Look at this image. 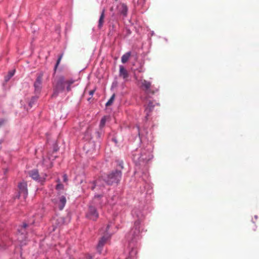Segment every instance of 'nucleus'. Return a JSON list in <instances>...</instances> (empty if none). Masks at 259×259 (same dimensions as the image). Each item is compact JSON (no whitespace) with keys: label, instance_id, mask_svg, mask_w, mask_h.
I'll use <instances>...</instances> for the list:
<instances>
[{"label":"nucleus","instance_id":"nucleus-1","mask_svg":"<svg viewBox=\"0 0 259 259\" xmlns=\"http://www.w3.org/2000/svg\"><path fill=\"white\" fill-rule=\"evenodd\" d=\"M132 215L134 218H137V220L126 234V237L129 241L137 242L141 238V234L144 231V227L141 223L143 213L138 209H134L132 211Z\"/></svg>","mask_w":259,"mask_h":259},{"label":"nucleus","instance_id":"nucleus-2","mask_svg":"<svg viewBox=\"0 0 259 259\" xmlns=\"http://www.w3.org/2000/svg\"><path fill=\"white\" fill-rule=\"evenodd\" d=\"M121 178V172L120 170H116L109 174L104 179H99L95 182L91 183L89 186L92 190L101 189L103 182L104 181L106 184L109 185L118 183Z\"/></svg>","mask_w":259,"mask_h":259},{"label":"nucleus","instance_id":"nucleus-3","mask_svg":"<svg viewBox=\"0 0 259 259\" xmlns=\"http://www.w3.org/2000/svg\"><path fill=\"white\" fill-rule=\"evenodd\" d=\"M75 80L72 78L66 79L63 76H59L54 84V92L52 97H56L60 92L66 90L69 92L71 90V85L74 83Z\"/></svg>","mask_w":259,"mask_h":259},{"label":"nucleus","instance_id":"nucleus-4","mask_svg":"<svg viewBox=\"0 0 259 259\" xmlns=\"http://www.w3.org/2000/svg\"><path fill=\"white\" fill-rule=\"evenodd\" d=\"M153 157L151 151L149 149H137L133 153V159L136 164L145 165Z\"/></svg>","mask_w":259,"mask_h":259},{"label":"nucleus","instance_id":"nucleus-5","mask_svg":"<svg viewBox=\"0 0 259 259\" xmlns=\"http://www.w3.org/2000/svg\"><path fill=\"white\" fill-rule=\"evenodd\" d=\"M29 228V226H28L26 224L24 223L23 225L19 226L17 229L18 232V238L20 239L19 241L22 242L25 239L28 238L26 236V232L27 231Z\"/></svg>","mask_w":259,"mask_h":259},{"label":"nucleus","instance_id":"nucleus-6","mask_svg":"<svg viewBox=\"0 0 259 259\" xmlns=\"http://www.w3.org/2000/svg\"><path fill=\"white\" fill-rule=\"evenodd\" d=\"M29 175L32 179L41 184H42L45 182L47 176L46 175H44L43 176H40L37 169H33L30 171L29 172Z\"/></svg>","mask_w":259,"mask_h":259},{"label":"nucleus","instance_id":"nucleus-7","mask_svg":"<svg viewBox=\"0 0 259 259\" xmlns=\"http://www.w3.org/2000/svg\"><path fill=\"white\" fill-rule=\"evenodd\" d=\"M111 226V224H108L105 230H104V233L102 236L100 237V239L98 243H106L107 241H110V238L111 236V233L110 231V228Z\"/></svg>","mask_w":259,"mask_h":259},{"label":"nucleus","instance_id":"nucleus-8","mask_svg":"<svg viewBox=\"0 0 259 259\" xmlns=\"http://www.w3.org/2000/svg\"><path fill=\"white\" fill-rule=\"evenodd\" d=\"M42 74H39L35 81L34 83V92L35 94H39L40 93L42 88Z\"/></svg>","mask_w":259,"mask_h":259},{"label":"nucleus","instance_id":"nucleus-9","mask_svg":"<svg viewBox=\"0 0 259 259\" xmlns=\"http://www.w3.org/2000/svg\"><path fill=\"white\" fill-rule=\"evenodd\" d=\"M86 215L87 217L89 219L95 221L98 218L99 214L95 207L93 206H90Z\"/></svg>","mask_w":259,"mask_h":259},{"label":"nucleus","instance_id":"nucleus-10","mask_svg":"<svg viewBox=\"0 0 259 259\" xmlns=\"http://www.w3.org/2000/svg\"><path fill=\"white\" fill-rule=\"evenodd\" d=\"M18 188L19 195L25 199L28 194L27 184L24 182H21L19 184Z\"/></svg>","mask_w":259,"mask_h":259},{"label":"nucleus","instance_id":"nucleus-11","mask_svg":"<svg viewBox=\"0 0 259 259\" xmlns=\"http://www.w3.org/2000/svg\"><path fill=\"white\" fill-rule=\"evenodd\" d=\"M128 249L129 257L126 259H136L134 257L136 255L138 250L137 248L134 246V244H128Z\"/></svg>","mask_w":259,"mask_h":259},{"label":"nucleus","instance_id":"nucleus-12","mask_svg":"<svg viewBox=\"0 0 259 259\" xmlns=\"http://www.w3.org/2000/svg\"><path fill=\"white\" fill-rule=\"evenodd\" d=\"M119 76L122 77L126 81L129 77V74L127 70L122 65L119 66Z\"/></svg>","mask_w":259,"mask_h":259},{"label":"nucleus","instance_id":"nucleus-13","mask_svg":"<svg viewBox=\"0 0 259 259\" xmlns=\"http://www.w3.org/2000/svg\"><path fill=\"white\" fill-rule=\"evenodd\" d=\"M66 198L64 196H61L58 198V200L55 202L56 206L59 208L60 210H62L66 204Z\"/></svg>","mask_w":259,"mask_h":259},{"label":"nucleus","instance_id":"nucleus-14","mask_svg":"<svg viewBox=\"0 0 259 259\" xmlns=\"http://www.w3.org/2000/svg\"><path fill=\"white\" fill-rule=\"evenodd\" d=\"M118 11L120 14L123 16H126L127 15V8L126 6L123 4H120L117 7Z\"/></svg>","mask_w":259,"mask_h":259},{"label":"nucleus","instance_id":"nucleus-15","mask_svg":"<svg viewBox=\"0 0 259 259\" xmlns=\"http://www.w3.org/2000/svg\"><path fill=\"white\" fill-rule=\"evenodd\" d=\"M105 9H103L102 11V13L100 15V18L99 20V22H98L99 28H101L103 26V22H104V19L105 17Z\"/></svg>","mask_w":259,"mask_h":259},{"label":"nucleus","instance_id":"nucleus-16","mask_svg":"<svg viewBox=\"0 0 259 259\" xmlns=\"http://www.w3.org/2000/svg\"><path fill=\"white\" fill-rule=\"evenodd\" d=\"M154 106V105L153 104V102L149 101L148 102L147 106L146 107V109H145V112L146 113V117H147V116H148L149 115V113L152 110Z\"/></svg>","mask_w":259,"mask_h":259},{"label":"nucleus","instance_id":"nucleus-17","mask_svg":"<svg viewBox=\"0 0 259 259\" xmlns=\"http://www.w3.org/2000/svg\"><path fill=\"white\" fill-rule=\"evenodd\" d=\"M141 84L142 85V87L143 88H144L145 90L147 91H148L149 90L151 87V83L149 81H148L146 80H141Z\"/></svg>","mask_w":259,"mask_h":259},{"label":"nucleus","instance_id":"nucleus-18","mask_svg":"<svg viewBox=\"0 0 259 259\" xmlns=\"http://www.w3.org/2000/svg\"><path fill=\"white\" fill-rule=\"evenodd\" d=\"M131 52H128L124 54L121 57V62L122 63H125L130 59L131 57Z\"/></svg>","mask_w":259,"mask_h":259},{"label":"nucleus","instance_id":"nucleus-19","mask_svg":"<svg viewBox=\"0 0 259 259\" xmlns=\"http://www.w3.org/2000/svg\"><path fill=\"white\" fill-rule=\"evenodd\" d=\"M15 72V70H12L8 72V75L5 77V81L6 82H8L10 80V79L14 75Z\"/></svg>","mask_w":259,"mask_h":259},{"label":"nucleus","instance_id":"nucleus-20","mask_svg":"<svg viewBox=\"0 0 259 259\" xmlns=\"http://www.w3.org/2000/svg\"><path fill=\"white\" fill-rule=\"evenodd\" d=\"M38 98V97L37 95V94H36V95L35 96H33V97H32L29 103V106L30 107H32L33 105L37 101Z\"/></svg>","mask_w":259,"mask_h":259},{"label":"nucleus","instance_id":"nucleus-21","mask_svg":"<svg viewBox=\"0 0 259 259\" xmlns=\"http://www.w3.org/2000/svg\"><path fill=\"white\" fill-rule=\"evenodd\" d=\"M114 98H115V95L113 94L111 97L110 99L108 101V102L106 103V106H108L111 105L112 104V103L113 102V101L114 100Z\"/></svg>","mask_w":259,"mask_h":259},{"label":"nucleus","instance_id":"nucleus-22","mask_svg":"<svg viewBox=\"0 0 259 259\" xmlns=\"http://www.w3.org/2000/svg\"><path fill=\"white\" fill-rule=\"evenodd\" d=\"M106 119L105 117H104L101 119L100 123V126L101 128L103 127L104 126V125L106 123Z\"/></svg>","mask_w":259,"mask_h":259},{"label":"nucleus","instance_id":"nucleus-23","mask_svg":"<svg viewBox=\"0 0 259 259\" xmlns=\"http://www.w3.org/2000/svg\"><path fill=\"white\" fill-rule=\"evenodd\" d=\"M63 188V186L62 184H58L56 186L57 190H62Z\"/></svg>","mask_w":259,"mask_h":259},{"label":"nucleus","instance_id":"nucleus-24","mask_svg":"<svg viewBox=\"0 0 259 259\" xmlns=\"http://www.w3.org/2000/svg\"><path fill=\"white\" fill-rule=\"evenodd\" d=\"M103 245L104 244H102V243H101V244H98V246H97V249L98 250H99L101 248H102L103 246Z\"/></svg>","mask_w":259,"mask_h":259},{"label":"nucleus","instance_id":"nucleus-25","mask_svg":"<svg viewBox=\"0 0 259 259\" xmlns=\"http://www.w3.org/2000/svg\"><path fill=\"white\" fill-rule=\"evenodd\" d=\"M67 176H66V175H64L63 176V181H64V182H66V181H67Z\"/></svg>","mask_w":259,"mask_h":259},{"label":"nucleus","instance_id":"nucleus-26","mask_svg":"<svg viewBox=\"0 0 259 259\" xmlns=\"http://www.w3.org/2000/svg\"><path fill=\"white\" fill-rule=\"evenodd\" d=\"M94 92H95V90L90 91V92H89L90 95L93 96L94 93Z\"/></svg>","mask_w":259,"mask_h":259},{"label":"nucleus","instance_id":"nucleus-27","mask_svg":"<svg viewBox=\"0 0 259 259\" xmlns=\"http://www.w3.org/2000/svg\"><path fill=\"white\" fill-rule=\"evenodd\" d=\"M61 57H62V56H60V57L59 58V59H58L57 63V65H58V64L59 63V62H60V60H61Z\"/></svg>","mask_w":259,"mask_h":259},{"label":"nucleus","instance_id":"nucleus-28","mask_svg":"<svg viewBox=\"0 0 259 259\" xmlns=\"http://www.w3.org/2000/svg\"><path fill=\"white\" fill-rule=\"evenodd\" d=\"M61 57H62V56H60V57L59 58V59H58L57 63V65H58V64L59 63V62H60V60H61Z\"/></svg>","mask_w":259,"mask_h":259},{"label":"nucleus","instance_id":"nucleus-29","mask_svg":"<svg viewBox=\"0 0 259 259\" xmlns=\"http://www.w3.org/2000/svg\"><path fill=\"white\" fill-rule=\"evenodd\" d=\"M137 131L138 132V135L140 136V131H139V127L138 126L137 127Z\"/></svg>","mask_w":259,"mask_h":259},{"label":"nucleus","instance_id":"nucleus-30","mask_svg":"<svg viewBox=\"0 0 259 259\" xmlns=\"http://www.w3.org/2000/svg\"><path fill=\"white\" fill-rule=\"evenodd\" d=\"M112 141H114L116 144L117 143V140L115 138H112Z\"/></svg>","mask_w":259,"mask_h":259},{"label":"nucleus","instance_id":"nucleus-31","mask_svg":"<svg viewBox=\"0 0 259 259\" xmlns=\"http://www.w3.org/2000/svg\"><path fill=\"white\" fill-rule=\"evenodd\" d=\"M3 122H4L3 120H1L0 121V126L3 124Z\"/></svg>","mask_w":259,"mask_h":259},{"label":"nucleus","instance_id":"nucleus-32","mask_svg":"<svg viewBox=\"0 0 259 259\" xmlns=\"http://www.w3.org/2000/svg\"><path fill=\"white\" fill-rule=\"evenodd\" d=\"M119 165L121 167V168H123V166H122V162L120 163H119Z\"/></svg>","mask_w":259,"mask_h":259},{"label":"nucleus","instance_id":"nucleus-33","mask_svg":"<svg viewBox=\"0 0 259 259\" xmlns=\"http://www.w3.org/2000/svg\"><path fill=\"white\" fill-rule=\"evenodd\" d=\"M254 218H255V219H257V215H255Z\"/></svg>","mask_w":259,"mask_h":259},{"label":"nucleus","instance_id":"nucleus-34","mask_svg":"<svg viewBox=\"0 0 259 259\" xmlns=\"http://www.w3.org/2000/svg\"><path fill=\"white\" fill-rule=\"evenodd\" d=\"M88 259H92V257L91 256H89Z\"/></svg>","mask_w":259,"mask_h":259},{"label":"nucleus","instance_id":"nucleus-35","mask_svg":"<svg viewBox=\"0 0 259 259\" xmlns=\"http://www.w3.org/2000/svg\"><path fill=\"white\" fill-rule=\"evenodd\" d=\"M55 228H54L53 229V231H55Z\"/></svg>","mask_w":259,"mask_h":259},{"label":"nucleus","instance_id":"nucleus-36","mask_svg":"<svg viewBox=\"0 0 259 259\" xmlns=\"http://www.w3.org/2000/svg\"><path fill=\"white\" fill-rule=\"evenodd\" d=\"M96 197H97V196H95V200L96 199Z\"/></svg>","mask_w":259,"mask_h":259}]
</instances>
